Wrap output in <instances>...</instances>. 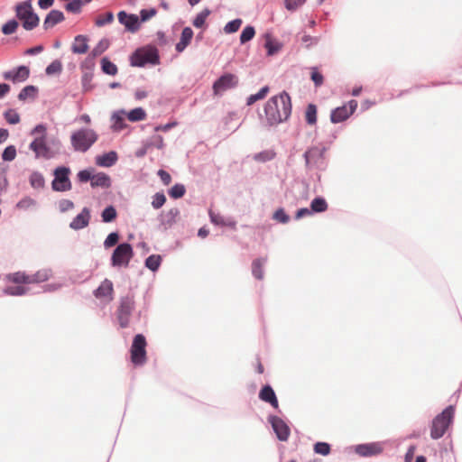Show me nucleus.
Wrapping results in <instances>:
<instances>
[{"label": "nucleus", "mask_w": 462, "mask_h": 462, "mask_svg": "<svg viewBox=\"0 0 462 462\" xmlns=\"http://www.w3.org/2000/svg\"><path fill=\"white\" fill-rule=\"evenodd\" d=\"M265 263V259H255L252 263V273L256 279H263V267Z\"/></svg>", "instance_id": "obj_28"}, {"label": "nucleus", "mask_w": 462, "mask_h": 462, "mask_svg": "<svg viewBox=\"0 0 462 462\" xmlns=\"http://www.w3.org/2000/svg\"><path fill=\"white\" fill-rule=\"evenodd\" d=\"M330 445L327 442H317L314 445V451L322 456H328L330 453Z\"/></svg>", "instance_id": "obj_44"}, {"label": "nucleus", "mask_w": 462, "mask_h": 462, "mask_svg": "<svg viewBox=\"0 0 462 462\" xmlns=\"http://www.w3.org/2000/svg\"><path fill=\"white\" fill-rule=\"evenodd\" d=\"M59 208L61 212H65L69 209H72L74 208V203L69 199H62L59 203Z\"/></svg>", "instance_id": "obj_61"}, {"label": "nucleus", "mask_w": 462, "mask_h": 462, "mask_svg": "<svg viewBox=\"0 0 462 462\" xmlns=\"http://www.w3.org/2000/svg\"><path fill=\"white\" fill-rule=\"evenodd\" d=\"M268 93H269V87L265 86V87L262 88L258 91V93L249 96L247 97L246 104L248 106H252L256 101L263 99L267 96Z\"/></svg>", "instance_id": "obj_31"}, {"label": "nucleus", "mask_w": 462, "mask_h": 462, "mask_svg": "<svg viewBox=\"0 0 462 462\" xmlns=\"http://www.w3.org/2000/svg\"><path fill=\"white\" fill-rule=\"evenodd\" d=\"M238 85V78L232 73H226L222 75L213 84V92L215 95H220L221 93L234 88Z\"/></svg>", "instance_id": "obj_13"}, {"label": "nucleus", "mask_w": 462, "mask_h": 462, "mask_svg": "<svg viewBox=\"0 0 462 462\" xmlns=\"http://www.w3.org/2000/svg\"><path fill=\"white\" fill-rule=\"evenodd\" d=\"M311 79L316 87H320L324 82L323 75L316 68L311 69Z\"/></svg>", "instance_id": "obj_55"}, {"label": "nucleus", "mask_w": 462, "mask_h": 462, "mask_svg": "<svg viewBox=\"0 0 462 462\" xmlns=\"http://www.w3.org/2000/svg\"><path fill=\"white\" fill-rule=\"evenodd\" d=\"M273 219L280 223L286 224L289 222L290 217L282 208H279L274 212Z\"/></svg>", "instance_id": "obj_53"}, {"label": "nucleus", "mask_w": 462, "mask_h": 462, "mask_svg": "<svg viewBox=\"0 0 462 462\" xmlns=\"http://www.w3.org/2000/svg\"><path fill=\"white\" fill-rule=\"evenodd\" d=\"M291 113V97L285 91L271 97L264 106L265 118L269 125H275L286 121Z\"/></svg>", "instance_id": "obj_1"}, {"label": "nucleus", "mask_w": 462, "mask_h": 462, "mask_svg": "<svg viewBox=\"0 0 462 462\" xmlns=\"http://www.w3.org/2000/svg\"><path fill=\"white\" fill-rule=\"evenodd\" d=\"M265 48L267 49L269 55L274 54L279 50L278 46L274 44L269 34L266 35Z\"/></svg>", "instance_id": "obj_56"}, {"label": "nucleus", "mask_w": 462, "mask_h": 462, "mask_svg": "<svg viewBox=\"0 0 462 462\" xmlns=\"http://www.w3.org/2000/svg\"><path fill=\"white\" fill-rule=\"evenodd\" d=\"M305 119L308 125H314L317 123V106L309 104L305 111Z\"/></svg>", "instance_id": "obj_26"}, {"label": "nucleus", "mask_w": 462, "mask_h": 462, "mask_svg": "<svg viewBox=\"0 0 462 462\" xmlns=\"http://www.w3.org/2000/svg\"><path fill=\"white\" fill-rule=\"evenodd\" d=\"M357 108V101L350 100L342 106L337 107L332 110L330 115V120L334 124L341 123L346 121L352 116Z\"/></svg>", "instance_id": "obj_11"}, {"label": "nucleus", "mask_w": 462, "mask_h": 462, "mask_svg": "<svg viewBox=\"0 0 462 462\" xmlns=\"http://www.w3.org/2000/svg\"><path fill=\"white\" fill-rule=\"evenodd\" d=\"M259 398L262 401L270 403L274 409L279 407V402L275 393L270 385H265L261 389L259 393Z\"/></svg>", "instance_id": "obj_19"}, {"label": "nucleus", "mask_w": 462, "mask_h": 462, "mask_svg": "<svg viewBox=\"0 0 462 462\" xmlns=\"http://www.w3.org/2000/svg\"><path fill=\"white\" fill-rule=\"evenodd\" d=\"M16 17L26 31H32L39 25V16L33 12L32 0L18 3L15 5Z\"/></svg>", "instance_id": "obj_2"}, {"label": "nucleus", "mask_w": 462, "mask_h": 462, "mask_svg": "<svg viewBox=\"0 0 462 462\" xmlns=\"http://www.w3.org/2000/svg\"><path fill=\"white\" fill-rule=\"evenodd\" d=\"M158 176L161 178L164 185H169L171 181V175L164 170H159Z\"/></svg>", "instance_id": "obj_62"}, {"label": "nucleus", "mask_w": 462, "mask_h": 462, "mask_svg": "<svg viewBox=\"0 0 462 462\" xmlns=\"http://www.w3.org/2000/svg\"><path fill=\"white\" fill-rule=\"evenodd\" d=\"M5 118L11 125H15V124H18L20 122V116L14 109L7 110L5 113Z\"/></svg>", "instance_id": "obj_51"}, {"label": "nucleus", "mask_w": 462, "mask_h": 462, "mask_svg": "<svg viewBox=\"0 0 462 462\" xmlns=\"http://www.w3.org/2000/svg\"><path fill=\"white\" fill-rule=\"evenodd\" d=\"M269 420L277 438L282 441H286L290 436V428L288 425L276 416L270 417Z\"/></svg>", "instance_id": "obj_16"}, {"label": "nucleus", "mask_w": 462, "mask_h": 462, "mask_svg": "<svg viewBox=\"0 0 462 462\" xmlns=\"http://www.w3.org/2000/svg\"><path fill=\"white\" fill-rule=\"evenodd\" d=\"M114 20V15L111 12H107L104 14H100L97 16V18L96 19V25L98 26V27H101V26H104L106 24H108L110 23H112Z\"/></svg>", "instance_id": "obj_42"}, {"label": "nucleus", "mask_w": 462, "mask_h": 462, "mask_svg": "<svg viewBox=\"0 0 462 462\" xmlns=\"http://www.w3.org/2000/svg\"><path fill=\"white\" fill-rule=\"evenodd\" d=\"M192 38L193 31L190 27H185L181 32L180 42L176 44V51L178 52H182L190 43Z\"/></svg>", "instance_id": "obj_22"}, {"label": "nucleus", "mask_w": 462, "mask_h": 462, "mask_svg": "<svg viewBox=\"0 0 462 462\" xmlns=\"http://www.w3.org/2000/svg\"><path fill=\"white\" fill-rule=\"evenodd\" d=\"M165 202H166L165 195L162 192H157L152 197V206L153 207V208L159 209L164 205Z\"/></svg>", "instance_id": "obj_48"}, {"label": "nucleus", "mask_w": 462, "mask_h": 462, "mask_svg": "<svg viewBox=\"0 0 462 462\" xmlns=\"http://www.w3.org/2000/svg\"><path fill=\"white\" fill-rule=\"evenodd\" d=\"M130 63L134 67H143L146 64L159 63L158 50L152 46L137 49L130 57Z\"/></svg>", "instance_id": "obj_5"}, {"label": "nucleus", "mask_w": 462, "mask_h": 462, "mask_svg": "<svg viewBox=\"0 0 462 462\" xmlns=\"http://www.w3.org/2000/svg\"><path fill=\"white\" fill-rule=\"evenodd\" d=\"M91 186L93 188H103L106 189L109 188L111 185V180L110 177L103 172H99L93 175L92 180H91Z\"/></svg>", "instance_id": "obj_24"}, {"label": "nucleus", "mask_w": 462, "mask_h": 462, "mask_svg": "<svg viewBox=\"0 0 462 462\" xmlns=\"http://www.w3.org/2000/svg\"><path fill=\"white\" fill-rule=\"evenodd\" d=\"M62 70V63L56 60H53L47 68H46V74L47 75H53V74H59Z\"/></svg>", "instance_id": "obj_47"}, {"label": "nucleus", "mask_w": 462, "mask_h": 462, "mask_svg": "<svg viewBox=\"0 0 462 462\" xmlns=\"http://www.w3.org/2000/svg\"><path fill=\"white\" fill-rule=\"evenodd\" d=\"M28 289L23 285L8 286L5 289V293L11 296H22L26 294Z\"/></svg>", "instance_id": "obj_33"}, {"label": "nucleus", "mask_w": 462, "mask_h": 462, "mask_svg": "<svg viewBox=\"0 0 462 462\" xmlns=\"http://www.w3.org/2000/svg\"><path fill=\"white\" fill-rule=\"evenodd\" d=\"M146 339L143 335L138 334L134 337L131 348V362L136 365L141 366L146 363Z\"/></svg>", "instance_id": "obj_9"}, {"label": "nucleus", "mask_w": 462, "mask_h": 462, "mask_svg": "<svg viewBox=\"0 0 462 462\" xmlns=\"http://www.w3.org/2000/svg\"><path fill=\"white\" fill-rule=\"evenodd\" d=\"M134 256V251L130 244L123 243L117 245L111 257V263L115 267H127Z\"/></svg>", "instance_id": "obj_10"}, {"label": "nucleus", "mask_w": 462, "mask_h": 462, "mask_svg": "<svg viewBox=\"0 0 462 462\" xmlns=\"http://www.w3.org/2000/svg\"><path fill=\"white\" fill-rule=\"evenodd\" d=\"M275 157V152L272 150L263 151L254 155V160L259 162H265L273 160Z\"/></svg>", "instance_id": "obj_36"}, {"label": "nucleus", "mask_w": 462, "mask_h": 462, "mask_svg": "<svg viewBox=\"0 0 462 462\" xmlns=\"http://www.w3.org/2000/svg\"><path fill=\"white\" fill-rule=\"evenodd\" d=\"M109 47V42L106 39L101 40L91 51L93 57L101 55Z\"/></svg>", "instance_id": "obj_40"}, {"label": "nucleus", "mask_w": 462, "mask_h": 462, "mask_svg": "<svg viewBox=\"0 0 462 462\" xmlns=\"http://www.w3.org/2000/svg\"><path fill=\"white\" fill-rule=\"evenodd\" d=\"M156 14V10L154 8H151V9H143L141 12H140V15H141V19L143 22H145L149 19H151L152 17H153L154 15Z\"/></svg>", "instance_id": "obj_59"}, {"label": "nucleus", "mask_w": 462, "mask_h": 462, "mask_svg": "<svg viewBox=\"0 0 462 462\" xmlns=\"http://www.w3.org/2000/svg\"><path fill=\"white\" fill-rule=\"evenodd\" d=\"M94 295L96 298L109 302L114 298V286L113 282L105 279L98 288L94 291Z\"/></svg>", "instance_id": "obj_15"}, {"label": "nucleus", "mask_w": 462, "mask_h": 462, "mask_svg": "<svg viewBox=\"0 0 462 462\" xmlns=\"http://www.w3.org/2000/svg\"><path fill=\"white\" fill-rule=\"evenodd\" d=\"M185 187L182 184H175L169 190L170 197L173 199H180L185 194Z\"/></svg>", "instance_id": "obj_43"}, {"label": "nucleus", "mask_w": 462, "mask_h": 462, "mask_svg": "<svg viewBox=\"0 0 462 462\" xmlns=\"http://www.w3.org/2000/svg\"><path fill=\"white\" fill-rule=\"evenodd\" d=\"M51 276V270L42 269L32 275L26 274L23 272L9 273L6 275V280L15 284H32L46 282L50 279Z\"/></svg>", "instance_id": "obj_4"}, {"label": "nucleus", "mask_w": 462, "mask_h": 462, "mask_svg": "<svg viewBox=\"0 0 462 462\" xmlns=\"http://www.w3.org/2000/svg\"><path fill=\"white\" fill-rule=\"evenodd\" d=\"M97 138L98 135L93 129L81 128L72 133L70 142L75 151L85 152L97 142Z\"/></svg>", "instance_id": "obj_3"}, {"label": "nucleus", "mask_w": 462, "mask_h": 462, "mask_svg": "<svg viewBox=\"0 0 462 462\" xmlns=\"http://www.w3.org/2000/svg\"><path fill=\"white\" fill-rule=\"evenodd\" d=\"M325 148L315 146L310 148L304 154L308 166L322 167L324 164Z\"/></svg>", "instance_id": "obj_14"}, {"label": "nucleus", "mask_w": 462, "mask_h": 462, "mask_svg": "<svg viewBox=\"0 0 462 462\" xmlns=\"http://www.w3.org/2000/svg\"><path fill=\"white\" fill-rule=\"evenodd\" d=\"M18 25H19V23L17 21L10 20L3 25L2 32L5 35L12 34V33L15 32V31L18 28Z\"/></svg>", "instance_id": "obj_46"}, {"label": "nucleus", "mask_w": 462, "mask_h": 462, "mask_svg": "<svg viewBox=\"0 0 462 462\" xmlns=\"http://www.w3.org/2000/svg\"><path fill=\"white\" fill-rule=\"evenodd\" d=\"M64 19L65 17L62 12L59 10H51L45 17V20L43 22V28L45 30H49L54 27L59 23L64 21Z\"/></svg>", "instance_id": "obj_20"}, {"label": "nucleus", "mask_w": 462, "mask_h": 462, "mask_svg": "<svg viewBox=\"0 0 462 462\" xmlns=\"http://www.w3.org/2000/svg\"><path fill=\"white\" fill-rule=\"evenodd\" d=\"M306 0H285V7L287 10L294 11L303 5Z\"/></svg>", "instance_id": "obj_57"}, {"label": "nucleus", "mask_w": 462, "mask_h": 462, "mask_svg": "<svg viewBox=\"0 0 462 462\" xmlns=\"http://www.w3.org/2000/svg\"><path fill=\"white\" fill-rule=\"evenodd\" d=\"M356 450L357 454L364 457H368L380 454L382 452V448L378 444L372 443L359 445L356 447Z\"/></svg>", "instance_id": "obj_23"}, {"label": "nucleus", "mask_w": 462, "mask_h": 462, "mask_svg": "<svg viewBox=\"0 0 462 462\" xmlns=\"http://www.w3.org/2000/svg\"><path fill=\"white\" fill-rule=\"evenodd\" d=\"M112 121H113V128L116 131H120L123 128H125V118L119 113L113 115Z\"/></svg>", "instance_id": "obj_49"}, {"label": "nucleus", "mask_w": 462, "mask_h": 462, "mask_svg": "<svg viewBox=\"0 0 462 462\" xmlns=\"http://www.w3.org/2000/svg\"><path fill=\"white\" fill-rule=\"evenodd\" d=\"M88 39L85 35H77L71 46V51L75 54H85L88 51Z\"/></svg>", "instance_id": "obj_21"}, {"label": "nucleus", "mask_w": 462, "mask_h": 462, "mask_svg": "<svg viewBox=\"0 0 462 462\" xmlns=\"http://www.w3.org/2000/svg\"><path fill=\"white\" fill-rule=\"evenodd\" d=\"M101 68L104 73L111 76H115L118 71L116 65L106 57L101 60Z\"/></svg>", "instance_id": "obj_30"}, {"label": "nucleus", "mask_w": 462, "mask_h": 462, "mask_svg": "<svg viewBox=\"0 0 462 462\" xmlns=\"http://www.w3.org/2000/svg\"><path fill=\"white\" fill-rule=\"evenodd\" d=\"M311 211L321 213L327 210L328 203L323 198H315L310 203Z\"/></svg>", "instance_id": "obj_29"}, {"label": "nucleus", "mask_w": 462, "mask_h": 462, "mask_svg": "<svg viewBox=\"0 0 462 462\" xmlns=\"http://www.w3.org/2000/svg\"><path fill=\"white\" fill-rule=\"evenodd\" d=\"M30 75V69L26 66H20L14 70V77L16 82L25 81Z\"/></svg>", "instance_id": "obj_37"}, {"label": "nucleus", "mask_w": 462, "mask_h": 462, "mask_svg": "<svg viewBox=\"0 0 462 462\" xmlns=\"http://www.w3.org/2000/svg\"><path fill=\"white\" fill-rule=\"evenodd\" d=\"M93 175L94 174H92V172L90 171L83 170L78 173V178H79V180L81 182H87L88 180L91 182Z\"/></svg>", "instance_id": "obj_58"}, {"label": "nucleus", "mask_w": 462, "mask_h": 462, "mask_svg": "<svg viewBox=\"0 0 462 462\" xmlns=\"http://www.w3.org/2000/svg\"><path fill=\"white\" fill-rule=\"evenodd\" d=\"M210 14V10L208 8H205L202 10L199 14L196 15V17L193 20V25L196 28H203L206 25V20Z\"/></svg>", "instance_id": "obj_27"}, {"label": "nucleus", "mask_w": 462, "mask_h": 462, "mask_svg": "<svg viewBox=\"0 0 462 462\" xmlns=\"http://www.w3.org/2000/svg\"><path fill=\"white\" fill-rule=\"evenodd\" d=\"M32 134L35 135V138L31 143L30 148L35 152L36 157L51 158V149L46 143V127L42 125H38L32 131Z\"/></svg>", "instance_id": "obj_6"}, {"label": "nucleus", "mask_w": 462, "mask_h": 462, "mask_svg": "<svg viewBox=\"0 0 462 462\" xmlns=\"http://www.w3.org/2000/svg\"><path fill=\"white\" fill-rule=\"evenodd\" d=\"M90 210L88 208H84L79 214H78L70 222L69 227L73 230H79L88 226L90 221Z\"/></svg>", "instance_id": "obj_17"}, {"label": "nucleus", "mask_w": 462, "mask_h": 462, "mask_svg": "<svg viewBox=\"0 0 462 462\" xmlns=\"http://www.w3.org/2000/svg\"><path fill=\"white\" fill-rule=\"evenodd\" d=\"M36 93H37V88L34 86H27L20 91V93L18 95V98L20 100L24 101L29 97H31V98L35 97Z\"/></svg>", "instance_id": "obj_34"}, {"label": "nucleus", "mask_w": 462, "mask_h": 462, "mask_svg": "<svg viewBox=\"0 0 462 462\" xmlns=\"http://www.w3.org/2000/svg\"><path fill=\"white\" fill-rule=\"evenodd\" d=\"M118 240H119V236L117 233H116V232L110 233L104 242V246L106 248H110V247L116 245L117 244Z\"/></svg>", "instance_id": "obj_54"}, {"label": "nucleus", "mask_w": 462, "mask_h": 462, "mask_svg": "<svg viewBox=\"0 0 462 462\" xmlns=\"http://www.w3.org/2000/svg\"><path fill=\"white\" fill-rule=\"evenodd\" d=\"M83 5L82 0H72L68 3L65 6L66 10L74 14H79L81 11V7Z\"/></svg>", "instance_id": "obj_50"}, {"label": "nucleus", "mask_w": 462, "mask_h": 462, "mask_svg": "<svg viewBox=\"0 0 462 462\" xmlns=\"http://www.w3.org/2000/svg\"><path fill=\"white\" fill-rule=\"evenodd\" d=\"M311 214V210H310L309 208H300L299 209L297 212H296V215H295V217L296 219H300L305 216H309Z\"/></svg>", "instance_id": "obj_64"}, {"label": "nucleus", "mask_w": 462, "mask_h": 462, "mask_svg": "<svg viewBox=\"0 0 462 462\" xmlns=\"http://www.w3.org/2000/svg\"><path fill=\"white\" fill-rule=\"evenodd\" d=\"M453 415L454 409L452 406H448L433 420L430 430V437L432 439H438L445 434L451 423Z\"/></svg>", "instance_id": "obj_7"}, {"label": "nucleus", "mask_w": 462, "mask_h": 462, "mask_svg": "<svg viewBox=\"0 0 462 462\" xmlns=\"http://www.w3.org/2000/svg\"><path fill=\"white\" fill-rule=\"evenodd\" d=\"M16 156V150L15 147L13 145L7 146L2 154V158L4 161L11 162L14 160Z\"/></svg>", "instance_id": "obj_52"}, {"label": "nucleus", "mask_w": 462, "mask_h": 462, "mask_svg": "<svg viewBox=\"0 0 462 462\" xmlns=\"http://www.w3.org/2000/svg\"><path fill=\"white\" fill-rule=\"evenodd\" d=\"M117 161V154L116 152H109L97 158V163L99 166L110 167Z\"/></svg>", "instance_id": "obj_25"}, {"label": "nucleus", "mask_w": 462, "mask_h": 462, "mask_svg": "<svg viewBox=\"0 0 462 462\" xmlns=\"http://www.w3.org/2000/svg\"><path fill=\"white\" fill-rule=\"evenodd\" d=\"M117 216L116 210L113 206L106 207L102 214V220L106 223L112 222Z\"/></svg>", "instance_id": "obj_38"}, {"label": "nucleus", "mask_w": 462, "mask_h": 462, "mask_svg": "<svg viewBox=\"0 0 462 462\" xmlns=\"http://www.w3.org/2000/svg\"><path fill=\"white\" fill-rule=\"evenodd\" d=\"M242 24V20L241 19H235L231 22H228L225 27H224V32L226 33H233V32H236L239 30L240 26Z\"/></svg>", "instance_id": "obj_45"}, {"label": "nucleus", "mask_w": 462, "mask_h": 462, "mask_svg": "<svg viewBox=\"0 0 462 462\" xmlns=\"http://www.w3.org/2000/svg\"><path fill=\"white\" fill-rule=\"evenodd\" d=\"M255 34L254 28L253 26H246L242 31V33L240 35V42L242 44L251 41Z\"/></svg>", "instance_id": "obj_41"}, {"label": "nucleus", "mask_w": 462, "mask_h": 462, "mask_svg": "<svg viewBox=\"0 0 462 462\" xmlns=\"http://www.w3.org/2000/svg\"><path fill=\"white\" fill-rule=\"evenodd\" d=\"M119 22L125 26L127 31L134 32L139 29V19L135 14H127L121 11L117 14Z\"/></svg>", "instance_id": "obj_18"}, {"label": "nucleus", "mask_w": 462, "mask_h": 462, "mask_svg": "<svg viewBox=\"0 0 462 462\" xmlns=\"http://www.w3.org/2000/svg\"><path fill=\"white\" fill-rule=\"evenodd\" d=\"M127 118L131 122L142 121L146 118V113L142 107H137L127 114Z\"/></svg>", "instance_id": "obj_32"}, {"label": "nucleus", "mask_w": 462, "mask_h": 462, "mask_svg": "<svg viewBox=\"0 0 462 462\" xmlns=\"http://www.w3.org/2000/svg\"><path fill=\"white\" fill-rule=\"evenodd\" d=\"M30 183L34 189H42L44 187V178L39 172H32L30 176Z\"/></svg>", "instance_id": "obj_35"}, {"label": "nucleus", "mask_w": 462, "mask_h": 462, "mask_svg": "<svg viewBox=\"0 0 462 462\" xmlns=\"http://www.w3.org/2000/svg\"><path fill=\"white\" fill-rule=\"evenodd\" d=\"M135 309V301L133 295L122 297L119 301L116 315L122 328H127L130 324V318Z\"/></svg>", "instance_id": "obj_8"}, {"label": "nucleus", "mask_w": 462, "mask_h": 462, "mask_svg": "<svg viewBox=\"0 0 462 462\" xmlns=\"http://www.w3.org/2000/svg\"><path fill=\"white\" fill-rule=\"evenodd\" d=\"M161 262L162 258L160 255L152 254L146 259L145 265L150 270L156 271L159 268Z\"/></svg>", "instance_id": "obj_39"}, {"label": "nucleus", "mask_w": 462, "mask_h": 462, "mask_svg": "<svg viewBox=\"0 0 462 462\" xmlns=\"http://www.w3.org/2000/svg\"><path fill=\"white\" fill-rule=\"evenodd\" d=\"M70 171L67 167H58L54 171V180H52V189L56 191H67L71 189V183L69 179Z\"/></svg>", "instance_id": "obj_12"}, {"label": "nucleus", "mask_w": 462, "mask_h": 462, "mask_svg": "<svg viewBox=\"0 0 462 462\" xmlns=\"http://www.w3.org/2000/svg\"><path fill=\"white\" fill-rule=\"evenodd\" d=\"M415 450H416V448L415 446H411L406 454H405V462H411L413 457H414V454H415Z\"/></svg>", "instance_id": "obj_63"}, {"label": "nucleus", "mask_w": 462, "mask_h": 462, "mask_svg": "<svg viewBox=\"0 0 462 462\" xmlns=\"http://www.w3.org/2000/svg\"><path fill=\"white\" fill-rule=\"evenodd\" d=\"M35 204L34 200L31 198H25V199H23L22 200H20L18 203H17V208H23V209H26V208H31L32 206H33Z\"/></svg>", "instance_id": "obj_60"}]
</instances>
